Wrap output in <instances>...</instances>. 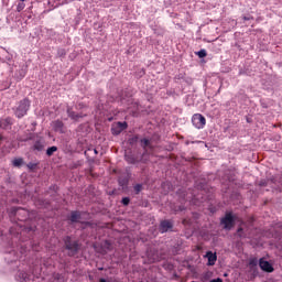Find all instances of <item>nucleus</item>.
<instances>
[{"instance_id":"nucleus-23","label":"nucleus","mask_w":282,"mask_h":282,"mask_svg":"<svg viewBox=\"0 0 282 282\" xmlns=\"http://www.w3.org/2000/svg\"><path fill=\"white\" fill-rule=\"evenodd\" d=\"M133 188H134L135 194L138 195L142 191V184H137V185H134Z\"/></svg>"},{"instance_id":"nucleus-28","label":"nucleus","mask_w":282,"mask_h":282,"mask_svg":"<svg viewBox=\"0 0 282 282\" xmlns=\"http://www.w3.org/2000/svg\"><path fill=\"white\" fill-rule=\"evenodd\" d=\"M209 282H224V280H221L220 278H218V279H213V280H210Z\"/></svg>"},{"instance_id":"nucleus-29","label":"nucleus","mask_w":282,"mask_h":282,"mask_svg":"<svg viewBox=\"0 0 282 282\" xmlns=\"http://www.w3.org/2000/svg\"><path fill=\"white\" fill-rule=\"evenodd\" d=\"M238 235L241 237V232H243V228L239 227L237 230Z\"/></svg>"},{"instance_id":"nucleus-20","label":"nucleus","mask_w":282,"mask_h":282,"mask_svg":"<svg viewBox=\"0 0 282 282\" xmlns=\"http://www.w3.org/2000/svg\"><path fill=\"white\" fill-rule=\"evenodd\" d=\"M207 55L208 54L206 53V50H200V51L197 52V56L199 58H206Z\"/></svg>"},{"instance_id":"nucleus-19","label":"nucleus","mask_w":282,"mask_h":282,"mask_svg":"<svg viewBox=\"0 0 282 282\" xmlns=\"http://www.w3.org/2000/svg\"><path fill=\"white\" fill-rule=\"evenodd\" d=\"M23 160L21 158L13 160V166H22Z\"/></svg>"},{"instance_id":"nucleus-24","label":"nucleus","mask_w":282,"mask_h":282,"mask_svg":"<svg viewBox=\"0 0 282 282\" xmlns=\"http://www.w3.org/2000/svg\"><path fill=\"white\" fill-rule=\"evenodd\" d=\"M131 199L129 197H123L121 203L123 204V206H129Z\"/></svg>"},{"instance_id":"nucleus-27","label":"nucleus","mask_w":282,"mask_h":282,"mask_svg":"<svg viewBox=\"0 0 282 282\" xmlns=\"http://www.w3.org/2000/svg\"><path fill=\"white\" fill-rule=\"evenodd\" d=\"M20 276H22L23 281H28V273L21 272Z\"/></svg>"},{"instance_id":"nucleus-17","label":"nucleus","mask_w":282,"mask_h":282,"mask_svg":"<svg viewBox=\"0 0 282 282\" xmlns=\"http://www.w3.org/2000/svg\"><path fill=\"white\" fill-rule=\"evenodd\" d=\"M12 213H13L14 215H21V214L25 215L28 212H25V209H23V208H21V207H13V208H12Z\"/></svg>"},{"instance_id":"nucleus-34","label":"nucleus","mask_w":282,"mask_h":282,"mask_svg":"<svg viewBox=\"0 0 282 282\" xmlns=\"http://www.w3.org/2000/svg\"><path fill=\"white\" fill-rule=\"evenodd\" d=\"M21 76H22V78H25V73H23Z\"/></svg>"},{"instance_id":"nucleus-10","label":"nucleus","mask_w":282,"mask_h":282,"mask_svg":"<svg viewBox=\"0 0 282 282\" xmlns=\"http://www.w3.org/2000/svg\"><path fill=\"white\" fill-rule=\"evenodd\" d=\"M67 116L72 120H80L84 117L83 113H76L72 108H67Z\"/></svg>"},{"instance_id":"nucleus-12","label":"nucleus","mask_w":282,"mask_h":282,"mask_svg":"<svg viewBox=\"0 0 282 282\" xmlns=\"http://www.w3.org/2000/svg\"><path fill=\"white\" fill-rule=\"evenodd\" d=\"M52 127L57 133H63V127H65V124L63 123V121L56 120L53 121Z\"/></svg>"},{"instance_id":"nucleus-9","label":"nucleus","mask_w":282,"mask_h":282,"mask_svg":"<svg viewBox=\"0 0 282 282\" xmlns=\"http://www.w3.org/2000/svg\"><path fill=\"white\" fill-rule=\"evenodd\" d=\"M82 216H83V213L78 210H74L70 213L69 221H72V224H78L80 223Z\"/></svg>"},{"instance_id":"nucleus-6","label":"nucleus","mask_w":282,"mask_h":282,"mask_svg":"<svg viewBox=\"0 0 282 282\" xmlns=\"http://www.w3.org/2000/svg\"><path fill=\"white\" fill-rule=\"evenodd\" d=\"M147 257H148V262L149 263H158V261H160V254L158 253V251L155 249H149L147 251Z\"/></svg>"},{"instance_id":"nucleus-31","label":"nucleus","mask_w":282,"mask_h":282,"mask_svg":"<svg viewBox=\"0 0 282 282\" xmlns=\"http://www.w3.org/2000/svg\"><path fill=\"white\" fill-rule=\"evenodd\" d=\"M250 265H257V260H251Z\"/></svg>"},{"instance_id":"nucleus-37","label":"nucleus","mask_w":282,"mask_h":282,"mask_svg":"<svg viewBox=\"0 0 282 282\" xmlns=\"http://www.w3.org/2000/svg\"><path fill=\"white\" fill-rule=\"evenodd\" d=\"M62 54H65L64 51H62Z\"/></svg>"},{"instance_id":"nucleus-3","label":"nucleus","mask_w":282,"mask_h":282,"mask_svg":"<svg viewBox=\"0 0 282 282\" xmlns=\"http://www.w3.org/2000/svg\"><path fill=\"white\" fill-rule=\"evenodd\" d=\"M221 226L225 230H232L235 228V216L231 213H227L225 217L220 219Z\"/></svg>"},{"instance_id":"nucleus-21","label":"nucleus","mask_w":282,"mask_h":282,"mask_svg":"<svg viewBox=\"0 0 282 282\" xmlns=\"http://www.w3.org/2000/svg\"><path fill=\"white\" fill-rule=\"evenodd\" d=\"M26 166L30 171H34V169H36V166H39V163L30 162L26 164Z\"/></svg>"},{"instance_id":"nucleus-8","label":"nucleus","mask_w":282,"mask_h":282,"mask_svg":"<svg viewBox=\"0 0 282 282\" xmlns=\"http://www.w3.org/2000/svg\"><path fill=\"white\" fill-rule=\"evenodd\" d=\"M171 228H173V223H171V220H163L160 224V232L164 234V232H169V230H171Z\"/></svg>"},{"instance_id":"nucleus-22","label":"nucleus","mask_w":282,"mask_h":282,"mask_svg":"<svg viewBox=\"0 0 282 282\" xmlns=\"http://www.w3.org/2000/svg\"><path fill=\"white\" fill-rule=\"evenodd\" d=\"M17 10H18V12H22V10H25V3L24 2H20L17 6Z\"/></svg>"},{"instance_id":"nucleus-1","label":"nucleus","mask_w":282,"mask_h":282,"mask_svg":"<svg viewBox=\"0 0 282 282\" xmlns=\"http://www.w3.org/2000/svg\"><path fill=\"white\" fill-rule=\"evenodd\" d=\"M64 246L68 250V257H75V254H78V250H80L78 241H73L69 236L64 238Z\"/></svg>"},{"instance_id":"nucleus-25","label":"nucleus","mask_w":282,"mask_h":282,"mask_svg":"<svg viewBox=\"0 0 282 282\" xmlns=\"http://www.w3.org/2000/svg\"><path fill=\"white\" fill-rule=\"evenodd\" d=\"M138 140H139L138 135H134L129 139V144H135V142H138Z\"/></svg>"},{"instance_id":"nucleus-13","label":"nucleus","mask_w":282,"mask_h":282,"mask_svg":"<svg viewBox=\"0 0 282 282\" xmlns=\"http://www.w3.org/2000/svg\"><path fill=\"white\" fill-rule=\"evenodd\" d=\"M206 257L208 259V265H215L217 261V254L213 253V251H208Z\"/></svg>"},{"instance_id":"nucleus-26","label":"nucleus","mask_w":282,"mask_h":282,"mask_svg":"<svg viewBox=\"0 0 282 282\" xmlns=\"http://www.w3.org/2000/svg\"><path fill=\"white\" fill-rule=\"evenodd\" d=\"M259 186H268V181L262 180L258 183Z\"/></svg>"},{"instance_id":"nucleus-35","label":"nucleus","mask_w":282,"mask_h":282,"mask_svg":"<svg viewBox=\"0 0 282 282\" xmlns=\"http://www.w3.org/2000/svg\"><path fill=\"white\" fill-rule=\"evenodd\" d=\"M96 154H98V150H94Z\"/></svg>"},{"instance_id":"nucleus-33","label":"nucleus","mask_w":282,"mask_h":282,"mask_svg":"<svg viewBox=\"0 0 282 282\" xmlns=\"http://www.w3.org/2000/svg\"><path fill=\"white\" fill-rule=\"evenodd\" d=\"M1 142H3V135H0V145H1Z\"/></svg>"},{"instance_id":"nucleus-11","label":"nucleus","mask_w":282,"mask_h":282,"mask_svg":"<svg viewBox=\"0 0 282 282\" xmlns=\"http://www.w3.org/2000/svg\"><path fill=\"white\" fill-rule=\"evenodd\" d=\"M12 118L10 117L0 120V129H8L9 127H12Z\"/></svg>"},{"instance_id":"nucleus-15","label":"nucleus","mask_w":282,"mask_h":282,"mask_svg":"<svg viewBox=\"0 0 282 282\" xmlns=\"http://www.w3.org/2000/svg\"><path fill=\"white\" fill-rule=\"evenodd\" d=\"M33 149L34 151H43V141L42 140L35 141V143L33 144Z\"/></svg>"},{"instance_id":"nucleus-16","label":"nucleus","mask_w":282,"mask_h":282,"mask_svg":"<svg viewBox=\"0 0 282 282\" xmlns=\"http://www.w3.org/2000/svg\"><path fill=\"white\" fill-rule=\"evenodd\" d=\"M57 151L58 148L56 145H53L46 150V155H48V158H52V155H54V153H56Z\"/></svg>"},{"instance_id":"nucleus-30","label":"nucleus","mask_w":282,"mask_h":282,"mask_svg":"<svg viewBox=\"0 0 282 282\" xmlns=\"http://www.w3.org/2000/svg\"><path fill=\"white\" fill-rule=\"evenodd\" d=\"M242 19H243V21H250V19H252V17H243Z\"/></svg>"},{"instance_id":"nucleus-14","label":"nucleus","mask_w":282,"mask_h":282,"mask_svg":"<svg viewBox=\"0 0 282 282\" xmlns=\"http://www.w3.org/2000/svg\"><path fill=\"white\" fill-rule=\"evenodd\" d=\"M141 147L147 151V149H153V145H151V140L149 139H141Z\"/></svg>"},{"instance_id":"nucleus-2","label":"nucleus","mask_w":282,"mask_h":282,"mask_svg":"<svg viewBox=\"0 0 282 282\" xmlns=\"http://www.w3.org/2000/svg\"><path fill=\"white\" fill-rule=\"evenodd\" d=\"M28 111H30V99L24 98L19 102L18 107L14 109V115L18 118H23L24 116H28Z\"/></svg>"},{"instance_id":"nucleus-5","label":"nucleus","mask_w":282,"mask_h":282,"mask_svg":"<svg viewBox=\"0 0 282 282\" xmlns=\"http://www.w3.org/2000/svg\"><path fill=\"white\" fill-rule=\"evenodd\" d=\"M127 127H128V124H127V122L126 121H123V122H117V123H115L113 126H112V128H111V133H112V135H120V133L122 132V131H124L126 129H127Z\"/></svg>"},{"instance_id":"nucleus-36","label":"nucleus","mask_w":282,"mask_h":282,"mask_svg":"<svg viewBox=\"0 0 282 282\" xmlns=\"http://www.w3.org/2000/svg\"><path fill=\"white\" fill-rule=\"evenodd\" d=\"M25 0H21V3H24Z\"/></svg>"},{"instance_id":"nucleus-4","label":"nucleus","mask_w":282,"mask_h":282,"mask_svg":"<svg viewBox=\"0 0 282 282\" xmlns=\"http://www.w3.org/2000/svg\"><path fill=\"white\" fill-rule=\"evenodd\" d=\"M192 124H194L196 129H204V127H206V117L202 113H195L192 117Z\"/></svg>"},{"instance_id":"nucleus-32","label":"nucleus","mask_w":282,"mask_h":282,"mask_svg":"<svg viewBox=\"0 0 282 282\" xmlns=\"http://www.w3.org/2000/svg\"><path fill=\"white\" fill-rule=\"evenodd\" d=\"M83 224H85V226H90L91 225V223H89V221H85Z\"/></svg>"},{"instance_id":"nucleus-7","label":"nucleus","mask_w":282,"mask_h":282,"mask_svg":"<svg viewBox=\"0 0 282 282\" xmlns=\"http://www.w3.org/2000/svg\"><path fill=\"white\" fill-rule=\"evenodd\" d=\"M259 265L261 270H263V272H274V268L272 267V264L263 260V258L260 259Z\"/></svg>"},{"instance_id":"nucleus-18","label":"nucleus","mask_w":282,"mask_h":282,"mask_svg":"<svg viewBox=\"0 0 282 282\" xmlns=\"http://www.w3.org/2000/svg\"><path fill=\"white\" fill-rule=\"evenodd\" d=\"M126 160L129 164H135V162H138V160L131 155H126Z\"/></svg>"}]
</instances>
